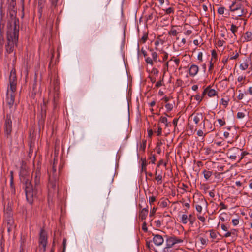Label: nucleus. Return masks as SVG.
I'll return each mask as SVG.
<instances>
[{
    "mask_svg": "<svg viewBox=\"0 0 252 252\" xmlns=\"http://www.w3.org/2000/svg\"><path fill=\"white\" fill-rule=\"evenodd\" d=\"M156 180L158 181H161L162 180V175L161 174H159L156 177Z\"/></svg>",
    "mask_w": 252,
    "mask_h": 252,
    "instance_id": "64",
    "label": "nucleus"
},
{
    "mask_svg": "<svg viewBox=\"0 0 252 252\" xmlns=\"http://www.w3.org/2000/svg\"><path fill=\"white\" fill-rule=\"evenodd\" d=\"M236 53L234 55V53L230 55V57L229 58V60H235L238 58L239 57V52L237 51H235Z\"/></svg>",
    "mask_w": 252,
    "mask_h": 252,
    "instance_id": "33",
    "label": "nucleus"
},
{
    "mask_svg": "<svg viewBox=\"0 0 252 252\" xmlns=\"http://www.w3.org/2000/svg\"><path fill=\"white\" fill-rule=\"evenodd\" d=\"M152 235L154 236L153 241L156 246H160L163 244L164 239L161 235L159 234L154 235V234Z\"/></svg>",
    "mask_w": 252,
    "mask_h": 252,
    "instance_id": "12",
    "label": "nucleus"
},
{
    "mask_svg": "<svg viewBox=\"0 0 252 252\" xmlns=\"http://www.w3.org/2000/svg\"><path fill=\"white\" fill-rule=\"evenodd\" d=\"M142 229L145 232H147L148 231V228L147 227V223L145 221H144L142 225Z\"/></svg>",
    "mask_w": 252,
    "mask_h": 252,
    "instance_id": "47",
    "label": "nucleus"
},
{
    "mask_svg": "<svg viewBox=\"0 0 252 252\" xmlns=\"http://www.w3.org/2000/svg\"><path fill=\"white\" fill-rule=\"evenodd\" d=\"M174 104H171V103H167L165 105V107L167 109L168 111H170L172 110L174 106Z\"/></svg>",
    "mask_w": 252,
    "mask_h": 252,
    "instance_id": "37",
    "label": "nucleus"
},
{
    "mask_svg": "<svg viewBox=\"0 0 252 252\" xmlns=\"http://www.w3.org/2000/svg\"><path fill=\"white\" fill-rule=\"evenodd\" d=\"M229 101V98H227L226 100L224 98H222L221 99V101H220V103L223 105V106H224L225 108H226L228 104V102Z\"/></svg>",
    "mask_w": 252,
    "mask_h": 252,
    "instance_id": "28",
    "label": "nucleus"
},
{
    "mask_svg": "<svg viewBox=\"0 0 252 252\" xmlns=\"http://www.w3.org/2000/svg\"><path fill=\"white\" fill-rule=\"evenodd\" d=\"M224 7H219L218 9V12L219 14H223L224 13Z\"/></svg>",
    "mask_w": 252,
    "mask_h": 252,
    "instance_id": "52",
    "label": "nucleus"
},
{
    "mask_svg": "<svg viewBox=\"0 0 252 252\" xmlns=\"http://www.w3.org/2000/svg\"><path fill=\"white\" fill-rule=\"evenodd\" d=\"M57 163V160H56L55 159L54 160V162L52 165V170L49 173V177L52 176L54 177H58V175L57 173L56 169V164Z\"/></svg>",
    "mask_w": 252,
    "mask_h": 252,
    "instance_id": "20",
    "label": "nucleus"
},
{
    "mask_svg": "<svg viewBox=\"0 0 252 252\" xmlns=\"http://www.w3.org/2000/svg\"><path fill=\"white\" fill-rule=\"evenodd\" d=\"M183 240L176 237H168L166 239V246L163 249V252H170V249L177 243L183 242Z\"/></svg>",
    "mask_w": 252,
    "mask_h": 252,
    "instance_id": "7",
    "label": "nucleus"
},
{
    "mask_svg": "<svg viewBox=\"0 0 252 252\" xmlns=\"http://www.w3.org/2000/svg\"><path fill=\"white\" fill-rule=\"evenodd\" d=\"M146 141L143 140L142 143L141 144V145L140 146V150H141L142 151H145V148H146Z\"/></svg>",
    "mask_w": 252,
    "mask_h": 252,
    "instance_id": "41",
    "label": "nucleus"
},
{
    "mask_svg": "<svg viewBox=\"0 0 252 252\" xmlns=\"http://www.w3.org/2000/svg\"><path fill=\"white\" fill-rule=\"evenodd\" d=\"M195 99L200 102L202 101V97H201L199 94H196L195 96Z\"/></svg>",
    "mask_w": 252,
    "mask_h": 252,
    "instance_id": "60",
    "label": "nucleus"
},
{
    "mask_svg": "<svg viewBox=\"0 0 252 252\" xmlns=\"http://www.w3.org/2000/svg\"><path fill=\"white\" fill-rule=\"evenodd\" d=\"M242 5L240 3H237L235 1L233 2L232 4L229 6V10L231 12H235L241 9Z\"/></svg>",
    "mask_w": 252,
    "mask_h": 252,
    "instance_id": "19",
    "label": "nucleus"
},
{
    "mask_svg": "<svg viewBox=\"0 0 252 252\" xmlns=\"http://www.w3.org/2000/svg\"><path fill=\"white\" fill-rule=\"evenodd\" d=\"M203 174L204 175V178L208 180L212 175V172L209 170H204L203 171Z\"/></svg>",
    "mask_w": 252,
    "mask_h": 252,
    "instance_id": "25",
    "label": "nucleus"
},
{
    "mask_svg": "<svg viewBox=\"0 0 252 252\" xmlns=\"http://www.w3.org/2000/svg\"><path fill=\"white\" fill-rule=\"evenodd\" d=\"M198 66L195 64H192L189 69V74L190 76L194 77L198 72Z\"/></svg>",
    "mask_w": 252,
    "mask_h": 252,
    "instance_id": "17",
    "label": "nucleus"
},
{
    "mask_svg": "<svg viewBox=\"0 0 252 252\" xmlns=\"http://www.w3.org/2000/svg\"><path fill=\"white\" fill-rule=\"evenodd\" d=\"M48 103V101H46L45 99L43 100V103L40 105V109H41V118L45 119L46 116V110H47V105Z\"/></svg>",
    "mask_w": 252,
    "mask_h": 252,
    "instance_id": "13",
    "label": "nucleus"
},
{
    "mask_svg": "<svg viewBox=\"0 0 252 252\" xmlns=\"http://www.w3.org/2000/svg\"><path fill=\"white\" fill-rule=\"evenodd\" d=\"M210 86H208L207 87V88H208L207 95H208V96L213 97L217 95V92L213 89H210Z\"/></svg>",
    "mask_w": 252,
    "mask_h": 252,
    "instance_id": "23",
    "label": "nucleus"
},
{
    "mask_svg": "<svg viewBox=\"0 0 252 252\" xmlns=\"http://www.w3.org/2000/svg\"><path fill=\"white\" fill-rule=\"evenodd\" d=\"M158 70L156 68H153L152 70V73L154 75H157L158 74Z\"/></svg>",
    "mask_w": 252,
    "mask_h": 252,
    "instance_id": "61",
    "label": "nucleus"
},
{
    "mask_svg": "<svg viewBox=\"0 0 252 252\" xmlns=\"http://www.w3.org/2000/svg\"><path fill=\"white\" fill-rule=\"evenodd\" d=\"M163 77L162 78V79L161 80H159L157 82V83L156 84V87H159L161 86H162V82L163 81Z\"/></svg>",
    "mask_w": 252,
    "mask_h": 252,
    "instance_id": "59",
    "label": "nucleus"
},
{
    "mask_svg": "<svg viewBox=\"0 0 252 252\" xmlns=\"http://www.w3.org/2000/svg\"><path fill=\"white\" fill-rule=\"evenodd\" d=\"M210 236L213 239H216L217 237V233L214 230H210Z\"/></svg>",
    "mask_w": 252,
    "mask_h": 252,
    "instance_id": "36",
    "label": "nucleus"
},
{
    "mask_svg": "<svg viewBox=\"0 0 252 252\" xmlns=\"http://www.w3.org/2000/svg\"><path fill=\"white\" fill-rule=\"evenodd\" d=\"M174 12V9L172 7H169L165 10V13L167 14H170Z\"/></svg>",
    "mask_w": 252,
    "mask_h": 252,
    "instance_id": "48",
    "label": "nucleus"
},
{
    "mask_svg": "<svg viewBox=\"0 0 252 252\" xmlns=\"http://www.w3.org/2000/svg\"><path fill=\"white\" fill-rule=\"evenodd\" d=\"M232 223L234 226L237 225L239 223V220L237 219H235L232 220Z\"/></svg>",
    "mask_w": 252,
    "mask_h": 252,
    "instance_id": "62",
    "label": "nucleus"
},
{
    "mask_svg": "<svg viewBox=\"0 0 252 252\" xmlns=\"http://www.w3.org/2000/svg\"><path fill=\"white\" fill-rule=\"evenodd\" d=\"M237 29H238V27H237L234 24H232L231 25L230 30L233 33V34H234L235 35V33L237 32Z\"/></svg>",
    "mask_w": 252,
    "mask_h": 252,
    "instance_id": "30",
    "label": "nucleus"
},
{
    "mask_svg": "<svg viewBox=\"0 0 252 252\" xmlns=\"http://www.w3.org/2000/svg\"><path fill=\"white\" fill-rule=\"evenodd\" d=\"M152 56L153 59V60L155 62H157L158 58V54L156 52H153V53H152Z\"/></svg>",
    "mask_w": 252,
    "mask_h": 252,
    "instance_id": "50",
    "label": "nucleus"
},
{
    "mask_svg": "<svg viewBox=\"0 0 252 252\" xmlns=\"http://www.w3.org/2000/svg\"><path fill=\"white\" fill-rule=\"evenodd\" d=\"M58 183V177H49L48 189L49 195H53L56 192H58L57 184Z\"/></svg>",
    "mask_w": 252,
    "mask_h": 252,
    "instance_id": "4",
    "label": "nucleus"
},
{
    "mask_svg": "<svg viewBox=\"0 0 252 252\" xmlns=\"http://www.w3.org/2000/svg\"><path fill=\"white\" fill-rule=\"evenodd\" d=\"M10 90L11 92H16L17 85V76L16 70L13 68L9 76Z\"/></svg>",
    "mask_w": 252,
    "mask_h": 252,
    "instance_id": "8",
    "label": "nucleus"
},
{
    "mask_svg": "<svg viewBox=\"0 0 252 252\" xmlns=\"http://www.w3.org/2000/svg\"><path fill=\"white\" fill-rule=\"evenodd\" d=\"M4 220L6 222L8 226H14V220L13 215H4Z\"/></svg>",
    "mask_w": 252,
    "mask_h": 252,
    "instance_id": "14",
    "label": "nucleus"
},
{
    "mask_svg": "<svg viewBox=\"0 0 252 252\" xmlns=\"http://www.w3.org/2000/svg\"><path fill=\"white\" fill-rule=\"evenodd\" d=\"M156 197L152 196L151 197H150L149 198V203L150 204H152L153 202H154L156 201Z\"/></svg>",
    "mask_w": 252,
    "mask_h": 252,
    "instance_id": "55",
    "label": "nucleus"
},
{
    "mask_svg": "<svg viewBox=\"0 0 252 252\" xmlns=\"http://www.w3.org/2000/svg\"><path fill=\"white\" fill-rule=\"evenodd\" d=\"M10 188L11 189V192L13 193H15V185L14 184V181H10Z\"/></svg>",
    "mask_w": 252,
    "mask_h": 252,
    "instance_id": "42",
    "label": "nucleus"
},
{
    "mask_svg": "<svg viewBox=\"0 0 252 252\" xmlns=\"http://www.w3.org/2000/svg\"><path fill=\"white\" fill-rule=\"evenodd\" d=\"M199 201H200V205H198V204L196 205L195 208H196V210L197 212L201 213L202 211V206L207 207L208 202H207V201L205 200V199L204 197L200 198Z\"/></svg>",
    "mask_w": 252,
    "mask_h": 252,
    "instance_id": "15",
    "label": "nucleus"
},
{
    "mask_svg": "<svg viewBox=\"0 0 252 252\" xmlns=\"http://www.w3.org/2000/svg\"><path fill=\"white\" fill-rule=\"evenodd\" d=\"M145 61L147 63H149L151 65H153V61L150 57H147L146 58Z\"/></svg>",
    "mask_w": 252,
    "mask_h": 252,
    "instance_id": "51",
    "label": "nucleus"
},
{
    "mask_svg": "<svg viewBox=\"0 0 252 252\" xmlns=\"http://www.w3.org/2000/svg\"><path fill=\"white\" fill-rule=\"evenodd\" d=\"M168 67H169V62H167L165 63L164 64V66L163 68V75L165 73L166 71H168Z\"/></svg>",
    "mask_w": 252,
    "mask_h": 252,
    "instance_id": "40",
    "label": "nucleus"
},
{
    "mask_svg": "<svg viewBox=\"0 0 252 252\" xmlns=\"http://www.w3.org/2000/svg\"><path fill=\"white\" fill-rule=\"evenodd\" d=\"M12 22L13 25H10L8 30L7 31V43L5 45L6 51L10 54L14 51V45L17 46L19 31V20L13 14H10Z\"/></svg>",
    "mask_w": 252,
    "mask_h": 252,
    "instance_id": "2",
    "label": "nucleus"
},
{
    "mask_svg": "<svg viewBox=\"0 0 252 252\" xmlns=\"http://www.w3.org/2000/svg\"><path fill=\"white\" fill-rule=\"evenodd\" d=\"M249 153L246 152V151H243V152H240V155L241 156L240 158V159L238 161V162H239L244 158V157L248 155Z\"/></svg>",
    "mask_w": 252,
    "mask_h": 252,
    "instance_id": "38",
    "label": "nucleus"
},
{
    "mask_svg": "<svg viewBox=\"0 0 252 252\" xmlns=\"http://www.w3.org/2000/svg\"><path fill=\"white\" fill-rule=\"evenodd\" d=\"M200 241L201 243L204 246L207 245V242L208 241V239L203 238L202 237L200 238Z\"/></svg>",
    "mask_w": 252,
    "mask_h": 252,
    "instance_id": "43",
    "label": "nucleus"
},
{
    "mask_svg": "<svg viewBox=\"0 0 252 252\" xmlns=\"http://www.w3.org/2000/svg\"><path fill=\"white\" fill-rule=\"evenodd\" d=\"M16 0H11V2L10 3L9 5V9L13 11L14 12H16Z\"/></svg>",
    "mask_w": 252,
    "mask_h": 252,
    "instance_id": "24",
    "label": "nucleus"
},
{
    "mask_svg": "<svg viewBox=\"0 0 252 252\" xmlns=\"http://www.w3.org/2000/svg\"><path fill=\"white\" fill-rule=\"evenodd\" d=\"M218 121L220 126H222L225 125V122L224 120H223L221 119H218Z\"/></svg>",
    "mask_w": 252,
    "mask_h": 252,
    "instance_id": "49",
    "label": "nucleus"
},
{
    "mask_svg": "<svg viewBox=\"0 0 252 252\" xmlns=\"http://www.w3.org/2000/svg\"><path fill=\"white\" fill-rule=\"evenodd\" d=\"M231 235H232L233 237L235 238V240L236 238L238 237V230L236 229H232L231 230Z\"/></svg>",
    "mask_w": 252,
    "mask_h": 252,
    "instance_id": "32",
    "label": "nucleus"
},
{
    "mask_svg": "<svg viewBox=\"0 0 252 252\" xmlns=\"http://www.w3.org/2000/svg\"><path fill=\"white\" fill-rule=\"evenodd\" d=\"M245 116V114L243 112H239L237 114V118L238 119L243 118Z\"/></svg>",
    "mask_w": 252,
    "mask_h": 252,
    "instance_id": "46",
    "label": "nucleus"
},
{
    "mask_svg": "<svg viewBox=\"0 0 252 252\" xmlns=\"http://www.w3.org/2000/svg\"><path fill=\"white\" fill-rule=\"evenodd\" d=\"M13 117L12 110H11L8 113H7L5 117H4V133L7 139L11 138L12 131V117Z\"/></svg>",
    "mask_w": 252,
    "mask_h": 252,
    "instance_id": "3",
    "label": "nucleus"
},
{
    "mask_svg": "<svg viewBox=\"0 0 252 252\" xmlns=\"http://www.w3.org/2000/svg\"><path fill=\"white\" fill-rule=\"evenodd\" d=\"M219 206L220 207V210L221 209H226L227 208V206L224 204V203L222 202H221L220 203Z\"/></svg>",
    "mask_w": 252,
    "mask_h": 252,
    "instance_id": "53",
    "label": "nucleus"
},
{
    "mask_svg": "<svg viewBox=\"0 0 252 252\" xmlns=\"http://www.w3.org/2000/svg\"><path fill=\"white\" fill-rule=\"evenodd\" d=\"M149 159L151 160V162H152V164H155V161L156 160L155 155L151 153L150 154V156L149 158Z\"/></svg>",
    "mask_w": 252,
    "mask_h": 252,
    "instance_id": "31",
    "label": "nucleus"
},
{
    "mask_svg": "<svg viewBox=\"0 0 252 252\" xmlns=\"http://www.w3.org/2000/svg\"><path fill=\"white\" fill-rule=\"evenodd\" d=\"M195 220H196V218L195 217H193L192 216V215H191V214L189 215V216L188 217V221L189 220V221L190 224L191 225H192L194 223Z\"/></svg>",
    "mask_w": 252,
    "mask_h": 252,
    "instance_id": "26",
    "label": "nucleus"
},
{
    "mask_svg": "<svg viewBox=\"0 0 252 252\" xmlns=\"http://www.w3.org/2000/svg\"><path fill=\"white\" fill-rule=\"evenodd\" d=\"M151 242V241H146V247H147L148 249H151V247H153V245H150Z\"/></svg>",
    "mask_w": 252,
    "mask_h": 252,
    "instance_id": "63",
    "label": "nucleus"
},
{
    "mask_svg": "<svg viewBox=\"0 0 252 252\" xmlns=\"http://www.w3.org/2000/svg\"><path fill=\"white\" fill-rule=\"evenodd\" d=\"M47 241L48 234L44 227H43L40 229L38 240L39 245L42 246V252H45L46 251Z\"/></svg>",
    "mask_w": 252,
    "mask_h": 252,
    "instance_id": "5",
    "label": "nucleus"
},
{
    "mask_svg": "<svg viewBox=\"0 0 252 252\" xmlns=\"http://www.w3.org/2000/svg\"><path fill=\"white\" fill-rule=\"evenodd\" d=\"M58 0H51L52 6L55 8L57 6V4L58 2Z\"/></svg>",
    "mask_w": 252,
    "mask_h": 252,
    "instance_id": "58",
    "label": "nucleus"
},
{
    "mask_svg": "<svg viewBox=\"0 0 252 252\" xmlns=\"http://www.w3.org/2000/svg\"><path fill=\"white\" fill-rule=\"evenodd\" d=\"M15 92H11L9 93V90L8 89L6 92V101L7 105L8 106L9 108L10 109V111L12 110V114L15 111L17 105L15 104V107L12 109L13 106L15 102Z\"/></svg>",
    "mask_w": 252,
    "mask_h": 252,
    "instance_id": "6",
    "label": "nucleus"
},
{
    "mask_svg": "<svg viewBox=\"0 0 252 252\" xmlns=\"http://www.w3.org/2000/svg\"><path fill=\"white\" fill-rule=\"evenodd\" d=\"M32 175L34 176V185L32 184V180L23 177L22 181L26 199L31 205L41 193V165L38 163L34 168Z\"/></svg>",
    "mask_w": 252,
    "mask_h": 252,
    "instance_id": "1",
    "label": "nucleus"
},
{
    "mask_svg": "<svg viewBox=\"0 0 252 252\" xmlns=\"http://www.w3.org/2000/svg\"><path fill=\"white\" fill-rule=\"evenodd\" d=\"M13 215V202L10 200H8L7 205L4 208V215Z\"/></svg>",
    "mask_w": 252,
    "mask_h": 252,
    "instance_id": "11",
    "label": "nucleus"
},
{
    "mask_svg": "<svg viewBox=\"0 0 252 252\" xmlns=\"http://www.w3.org/2000/svg\"><path fill=\"white\" fill-rule=\"evenodd\" d=\"M188 217L186 214H183L181 217V222L183 224H186L188 222Z\"/></svg>",
    "mask_w": 252,
    "mask_h": 252,
    "instance_id": "27",
    "label": "nucleus"
},
{
    "mask_svg": "<svg viewBox=\"0 0 252 252\" xmlns=\"http://www.w3.org/2000/svg\"><path fill=\"white\" fill-rule=\"evenodd\" d=\"M178 32L176 30L172 29L170 31L168 32V34L169 35H172L173 36L177 35Z\"/></svg>",
    "mask_w": 252,
    "mask_h": 252,
    "instance_id": "39",
    "label": "nucleus"
},
{
    "mask_svg": "<svg viewBox=\"0 0 252 252\" xmlns=\"http://www.w3.org/2000/svg\"><path fill=\"white\" fill-rule=\"evenodd\" d=\"M237 12L236 15H235L237 17L236 19L238 18L239 17H244L245 18L247 17L249 18L251 15V14H248V11L247 8L245 7H241L239 10L236 11Z\"/></svg>",
    "mask_w": 252,
    "mask_h": 252,
    "instance_id": "10",
    "label": "nucleus"
},
{
    "mask_svg": "<svg viewBox=\"0 0 252 252\" xmlns=\"http://www.w3.org/2000/svg\"><path fill=\"white\" fill-rule=\"evenodd\" d=\"M250 64H251V58L247 57L244 60V63L240 64V67L242 70H245L248 68Z\"/></svg>",
    "mask_w": 252,
    "mask_h": 252,
    "instance_id": "16",
    "label": "nucleus"
},
{
    "mask_svg": "<svg viewBox=\"0 0 252 252\" xmlns=\"http://www.w3.org/2000/svg\"><path fill=\"white\" fill-rule=\"evenodd\" d=\"M168 200V199H166V200H164L161 202L160 206L162 208H165L167 206Z\"/></svg>",
    "mask_w": 252,
    "mask_h": 252,
    "instance_id": "35",
    "label": "nucleus"
},
{
    "mask_svg": "<svg viewBox=\"0 0 252 252\" xmlns=\"http://www.w3.org/2000/svg\"><path fill=\"white\" fill-rule=\"evenodd\" d=\"M197 218L202 222H204L205 221L206 219L203 216L197 215Z\"/></svg>",
    "mask_w": 252,
    "mask_h": 252,
    "instance_id": "57",
    "label": "nucleus"
},
{
    "mask_svg": "<svg viewBox=\"0 0 252 252\" xmlns=\"http://www.w3.org/2000/svg\"><path fill=\"white\" fill-rule=\"evenodd\" d=\"M242 150L238 148L233 147L228 150L226 155L230 159L235 160L236 158L240 156V152Z\"/></svg>",
    "mask_w": 252,
    "mask_h": 252,
    "instance_id": "9",
    "label": "nucleus"
},
{
    "mask_svg": "<svg viewBox=\"0 0 252 252\" xmlns=\"http://www.w3.org/2000/svg\"><path fill=\"white\" fill-rule=\"evenodd\" d=\"M190 117H193V120L196 125L203 119V115L202 113H197L194 116L192 115Z\"/></svg>",
    "mask_w": 252,
    "mask_h": 252,
    "instance_id": "22",
    "label": "nucleus"
},
{
    "mask_svg": "<svg viewBox=\"0 0 252 252\" xmlns=\"http://www.w3.org/2000/svg\"><path fill=\"white\" fill-rule=\"evenodd\" d=\"M148 212L149 211L147 207L142 209L139 212V218L142 220H145L148 215Z\"/></svg>",
    "mask_w": 252,
    "mask_h": 252,
    "instance_id": "21",
    "label": "nucleus"
},
{
    "mask_svg": "<svg viewBox=\"0 0 252 252\" xmlns=\"http://www.w3.org/2000/svg\"><path fill=\"white\" fill-rule=\"evenodd\" d=\"M148 33H145L141 39V41L142 42V43H144L148 39Z\"/></svg>",
    "mask_w": 252,
    "mask_h": 252,
    "instance_id": "34",
    "label": "nucleus"
},
{
    "mask_svg": "<svg viewBox=\"0 0 252 252\" xmlns=\"http://www.w3.org/2000/svg\"><path fill=\"white\" fill-rule=\"evenodd\" d=\"M213 59H211V61H210V65L209 67V71H211L214 68V63L212 62Z\"/></svg>",
    "mask_w": 252,
    "mask_h": 252,
    "instance_id": "54",
    "label": "nucleus"
},
{
    "mask_svg": "<svg viewBox=\"0 0 252 252\" xmlns=\"http://www.w3.org/2000/svg\"><path fill=\"white\" fill-rule=\"evenodd\" d=\"M211 55L213 58H214L215 60L217 59V54L215 50H213L211 52Z\"/></svg>",
    "mask_w": 252,
    "mask_h": 252,
    "instance_id": "45",
    "label": "nucleus"
},
{
    "mask_svg": "<svg viewBox=\"0 0 252 252\" xmlns=\"http://www.w3.org/2000/svg\"><path fill=\"white\" fill-rule=\"evenodd\" d=\"M156 210H157V208L153 207V208L152 209V210L151 211V212L150 213V217H153L154 215V214H155Z\"/></svg>",
    "mask_w": 252,
    "mask_h": 252,
    "instance_id": "56",
    "label": "nucleus"
},
{
    "mask_svg": "<svg viewBox=\"0 0 252 252\" xmlns=\"http://www.w3.org/2000/svg\"><path fill=\"white\" fill-rule=\"evenodd\" d=\"M159 122L165 124L166 127L168 126L167 119L166 117H161L159 120Z\"/></svg>",
    "mask_w": 252,
    "mask_h": 252,
    "instance_id": "29",
    "label": "nucleus"
},
{
    "mask_svg": "<svg viewBox=\"0 0 252 252\" xmlns=\"http://www.w3.org/2000/svg\"><path fill=\"white\" fill-rule=\"evenodd\" d=\"M66 239L64 238L63 241V250L62 252H65V249H66Z\"/></svg>",
    "mask_w": 252,
    "mask_h": 252,
    "instance_id": "44",
    "label": "nucleus"
},
{
    "mask_svg": "<svg viewBox=\"0 0 252 252\" xmlns=\"http://www.w3.org/2000/svg\"><path fill=\"white\" fill-rule=\"evenodd\" d=\"M243 42H249L252 40V33L251 32L247 31L242 36Z\"/></svg>",
    "mask_w": 252,
    "mask_h": 252,
    "instance_id": "18",
    "label": "nucleus"
}]
</instances>
